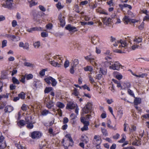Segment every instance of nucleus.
<instances>
[{
	"mask_svg": "<svg viewBox=\"0 0 149 149\" xmlns=\"http://www.w3.org/2000/svg\"><path fill=\"white\" fill-rule=\"evenodd\" d=\"M24 65L25 66L27 67H32L33 64L30 63L25 62L24 63Z\"/></svg>",
	"mask_w": 149,
	"mask_h": 149,
	"instance_id": "nucleus-54",
	"label": "nucleus"
},
{
	"mask_svg": "<svg viewBox=\"0 0 149 149\" xmlns=\"http://www.w3.org/2000/svg\"><path fill=\"white\" fill-rule=\"evenodd\" d=\"M17 71L16 68H14L12 72L11 75L13 76L15 74H16L17 73Z\"/></svg>",
	"mask_w": 149,
	"mask_h": 149,
	"instance_id": "nucleus-63",
	"label": "nucleus"
},
{
	"mask_svg": "<svg viewBox=\"0 0 149 149\" xmlns=\"http://www.w3.org/2000/svg\"><path fill=\"white\" fill-rule=\"evenodd\" d=\"M50 113L49 110L46 109L43 110L41 112V115L44 116H46L48 114Z\"/></svg>",
	"mask_w": 149,
	"mask_h": 149,
	"instance_id": "nucleus-32",
	"label": "nucleus"
},
{
	"mask_svg": "<svg viewBox=\"0 0 149 149\" xmlns=\"http://www.w3.org/2000/svg\"><path fill=\"white\" fill-rule=\"evenodd\" d=\"M12 2L8 1H6V4L5 7H6L10 9L12 7Z\"/></svg>",
	"mask_w": 149,
	"mask_h": 149,
	"instance_id": "nucleus-24",
	"label": "nucleus"
},
{
	"mask_svg": "<svg viewBox=\"0 0 149 149\" xmlns=\"http://www.w3.org/2000/svg\"><path fill=\"white\" fill-rule=\"evenodd\" d=\"M142 41V38L137 36L136 37L134 40V41L136 44L141 42Z\"/></svg>",
	"mask_w": 149,
	"mask_h": 149,
	"instance_id": "nucleus-29",
	"label": "nucleus"
},
{
	"mask_svg": "<svg viewBox=\"0 0 149 149\" xmlns=\"http://www.w3.org/2000/svg\"><path fill=\"white\" fill-rule=\"evenodd\" d=\"M97 12L100 14H103L105 15H107V13L103 9H98L97 10Z\"/></svg>",
	"mask_w": 149,
	"mask_h": 149,
	"instance_id": "nucleus-43",
	"label": "nucleus"
},
{
	"mask_svg": "<svg viewBox=\"0 0 149 149\" xmlns=\"http://www.w3.org/2000/svg\"><path fill=\"white\" fill-rule=\"evenodd\" d=\"M54 106L53 102L52 100L49 101L48 103L46 104V107L49 109H51Z\"/></svg>",
	"mask_w": 149,
	"mask_h": 149,
	"instance_id": "nucleus-27",
	"label": "nucleus"
},
{
	"mask_svg": "<svg viewBox=\"0 0 149 149\" xmlns=\"http://www.w3.org/2000/svg\"><path fill=\"white\" fill-rule=\"evenodd\" d=\"M49 63L52 66L56 67H60L61 65V64L58 63L57 62H55L54 60L49 61Z\"/></svg>",
	"mask_w": 149,
	"mask_h": 149,
	"instance_id": "nucleus-19",
	"label": "nucleus"
},
{
	"mask_svg": "<svg viewBox=\"0 0 149 149\" xmlns=\"http://www.w3.org/2000/svg\"><path fill=\"white\" fill-rule=\"evenodd\" d=\"M15 146L18 149H25L26 148L23 146L22 144H21L20 142H19L18 143H15Z\"/></svg>",
	"mask_w": 149,
	"mask_h": 149,
	"instance_id": "nucleus-31",
	"label": "nucleus"
},
{
	"mask_svg": "<svg viewBox=\"0 0 149 149\" xmlns=\"http://www.w3.org/2000/svg\"><path fill=\"white\" fill-rule=\"evenodd\" d=\"M73 65L72 66H74V67H76V66L79 63V61L78 59H74L73 61Z\"/></svg>",
	"mask_w": 149,
	"mask_h": 149,
	"instance_id": "nucleus-53",
	"label": "nucleus"
},
{
	"mask_svg": "<svg viewBox=\"0 0 149 149\" xmlns=\"http://www.w3.org/2000/svg\"><path fill=\"white\" fill-rule=\"evenodd\" d=\"M124 20L127 24L129 22H130L131 19L129 16H125L124 18Z\"/></svg>",
	"mask_w": 149,
	"mask_h": 149,
	"instance_id": "nucleus-48",
	"label": "nucleus"
},
{
	"mask_svg": "<svg viewBox=\"0 0 149 149\" xmlns=\"http://www.w3.org/2000/svg\"><path fill=\"white\" fill-rule=\"evenodd\" d=\"M135 97L134 102L135 105H137L141 103V99L139 97Z\"/></svg>",
	"mask_w": 149,
	"mask_h": 149,
	"instance_id": "nucleus-20",
	"label": "nucleus"
},
{
	"mask_svg": "<svg viewBox=\"0 0 149 149\" xmlns=\"http://www.w3.org/2000/svg\"><path fill=\"white\" fill-rule=\"evenodd\" d=\"M65 28L66 29L68 30L69 31H73L74 32L78 31L76 27L74 26H71L70 24H68L65 27Z\"/></svg>",
	"mask_w": 149,
	"mask_h": 149,
	"instance_id": "nucleus-14",
	"label": "nucleus"
},
{
	"mask_svg": "<svg viewBox=\"0 0 149 149\" xmlns=\"http://www.w3.org/2000/svg\"><path fill=\"white\" fill-rule=\"evenodd\" d=\"M17 124L20 128L24 127L26 125L25 121L24 120H19L17 123Z\"/></svg>",
	"mask_w": 149,
	"mask_h": 149,
	"instance_id": "nucleus-21",
	"label": "nucleus"
},
{
	"mask_svg": "<svg viewBox=\"0 0 149 149\" xmlns=\"http://www.w3.org/2000/svg\"><path fill=\"white\" fill-rule=\"evenodd\" d=\"M81 122L84 124L87 123H89L88 121H86L85 118L84 117H81L80 118Z\"/></svg>",
	"mask_w": 149,
	"mask_h": 149,
	"instance_id": "nucleus-46",
	"label": "nucleus"
},
{
	"mask_svg": "<svg viewBox=\"0 0 149 149\" xmlns=\"http://www.w3.org/2000/svg\"><path fill=\"white\" fill-rule=\"evenodd\" d=\"M118 116L119 118V119H120L122 118L123 115V112L121 110H120L118 111Z\"/></svg>",
	"mask_w": 149,
	"mask_h": 149,
	"instance_id": "nucleus-50",
	"label": "nucleus"
},
{
	"mask_svg": "<svg viewBox=\"0 0 149 149\" xmlns=\"http://www.w3.org/2000/svg\"><path fill=\"white\" fill-rule=\"evenodd\" d=\"M22 110L23 111H26L27 109L26 105L25 104H22L21 107Z\"/></svg>",
	"mask_w": 149,
	"mask_h": 149,
	"instance_id": "nucleus-62",
	"label": "nucleus"
},
{
	"mask_svg": "<svg viewBox=\"0 0 149 149\" xmlns=\"http://www.w3.org/2000/svg\"><path fill=\"white\" fill-rule=\"evenodd\" d=\"M91 43L94 45L97 44L99 41L98 38L95 36L91 37Z\"/></svg>",
	"mask_w": 149,
	"mask_h": 149,
	"instance_id": "nucleus-16",
	"label": "nucleus"
},
{
	"mask_svg": "<svg viewBox=\"0 0 149 149\" xmlns=\"http://www.w3.org/2000/svg\"><path fill=\"white\" fill-rule=\"evenodd\" d=\"M81 88H83L84 90L86 89H87L88 91H90V88L86 84H85L83 86H81Z\"/></svg>",
	"mask_w": 149,
	"mask_h": 149,
	"instance_id": "nucleus-64",
	"label": "nucleus"
},
{
	"mask_svg": "<svg viewBox=\"0 0 149 149\" xmlns=\"http://www.w3.org/2000/svg\"><path fill=\"white\" fill-rule=\"evenodd\" d=\"M118 72H113V74L115 77L118 80H120L123 77L122 75L120 74H118Z\"/></svg>",
	"mask_w": 149,
	"mask_h": 149,
	"instance_id": "nucleus-22",
	"label": "nucleus"
},
{
	"mask_svg": "<svg viewBox=\"0 0 149 149\" xmlns=\"http://www.w3.org/2000/svg\"><path fill=\"white\" fill-rule=\"evenodd\" d=\"M69 65V61L68 60H66L65 61L64 64V66L65 68H66L68 67Z\"/></svg>",
	"mask_w": 149,
	"mask_h": 149,
	"instance_id": "nucleus-51",
	"label": "nucleus"
},
{
	"mask_svg": "<svg viewBox=\"0 0 149 149\" xmlns=\"http://www.w3.org/2000/svg\"><path fill=\"white\" fill-rule=\"evenodd\" d=\"M66 137L68 138V139L65 140L63 139L62 143L64 146L65 149H68V147H72L74 144L73 141L71 136L69 134H67Z\"/></svg>",
	"mask_w": 149,
	"mask_h": 149,
	"instance_id": "nucleus-1",
	"label": "nucleus"
},
{
	"mask_svg": "<svg viewBox=\"0 0 149 149\" xmlns=\"http://www.w3.org/2000/svg\"><path fill=\"white\" fill-rule=\"evenodd\" d=\"M44 80L49 85H50L51 84L52 86L54 87L55 86L57 83L56 79L51 76L45 78Z\"/></svg>",
	"mask_w": 149,
	"mask_h": 149,
	"instance_id": "nucleus-5",
	"label": "nucleus"
},
{
	"mask_svg": "<svg viewBox=\"0 0 149 149\" xmlns=\"http://www.w3.org/2000/svg\"><path fill=\"white\" fill-rule=\"evenodd\" d=\"M33 46L35 48H38L40 46V42L37 41L33 44Z\"/></svg>",
	"mask_w": 149,
	"mask_h": 149,
	"instance_id": "nucleus-47",
	"label": "nucleus"
},
{
	"mask_svg": "<svg viewBox=\"0 0 149 149\" xmlns=\"http://www.w3.org/2000/svg\"><path fill=\"white\" fill-rule=\"evenodd\" d=\"M1 139L0 140V148L4 149L6 146V144L4 140V138L3 136H2Z\"/></svg>",
	"mask_w": 149,
	"mask_h": 149,
	"instance_id": "nucleus-13",
	"label": "nucleus"
},
{
	"mask_svg": "<svg viewBox=\"0 0 149 149\" xmlns=\"http://www.w3.org/2000/svg\"><path fill=\"white\" fill-rule=\"evenodd\" d=\"M89 123H87L84 124L83 127L81 128V130L82 131H86L88 130V126L89 125Z\"/></svg>",
	"mask_w": 149,
	"mask_h": 149,
	"instance_id": "nucleus-26",
	"label": "nucleus"
},
{
	"mask_svg": "<svg viewBox=\"0 0 149 149\" xmlns=\"http://www.w3.org/2000/svg\"><path fill=\"white\" fill-rule=\"evenodd\" d=\"M56 6L58 9H61L63 8V6H61V3L59 2L56 4Z\"/></svg>",
	"mask_w": 149,
	"mask_h": 149,
	"instance_id": "nucleus-56",
	"label": "nucleus"
},
{
	"mask_svg": "<svg viewBox=\"0 0 149 149\" xmlns=\"http://www.w3.org/2000/svg\"><path fill=\"white\" fill-rule=\"evenodd\" d=\"M12 81L13 83L14 84H19V80L15 77H13L12 78Z\"/></svg>",
	"mask_w": 149,
	"mask_h": 149,
	"instance_id": "nucleus-39",
	"label": "nucleus"
},
{
	"mask_svg": "<svg viewBox=\"0 0 149 149\" xmlns=\"http://www.w3.org/2000/svg\"><path fill=\"white\" fill-rule=\"evenodd\" d=\"M111 20L110 17H105L103 19V23L106 25H109L111 22Z\"/></svg>",
	"mask_w": 149,
	"mask_h": 149,
	"instance_id": "nucleus-15",
	"label": "nucleus"
},
{
	"mask_svg": "<svg viewBox=\"0 0 149 149\" xmlns=\"http://www.w3.org/2000/svg\"><path fill=\"white\" fill-rule=\"evenodd\" d=\"M47 68L42 69V70L39 72L40 75L42 76H44L45 74V71H47Z\"/></svg>",
	"mask_w": 149,
	"mask_h": 149,
	"instance_id": "nucleus-40",
	"label": "nucleus"
},
{
	"mask_svg": "<svg viewBox=\"0 0 149 149\" xmlns=\"http://www.w3.org/2000/svg\"><path fill=\"white\" fill-rule=\"evenodd\" d=\"M56 106L60 109H63L65 106L64 104L60 102H57L56 104Z\"/></svg>",
	"mask_w": 149,
	"mask_h": 149,
	"instance_id": "nucleus-25",
	"label": "nucleus"
},
{
	"mask_svg": "<svg viewBox=\"0 0 149 149\" xmlns=\"http://www.w3.org/2000/svg\"><path fill=\"white\" fill-rule=\"evenodd\" d=\"M94 139L95 143V144L97 146H99L101 143L102 140L100 136L99 135H95L94 136Z\"/></svg>",
	"mask_w": 149,
	"mask_h": 149,
	"instance_id": "nucleus-10",
	"label": "nucleus"
},
{
	"mask_svg": "<svg viewBox=\"0 0 149 149\" xmlns=\"http://www.w3.org/2000/svg\"><path fill=\"white\" fill-rule=\"evenodd\" d=\"M118 61H115L114 63L109 66V68L114 70H119L121 66Z\"/></svg>",
	"mask_w": 149,
	"mask_h": 149,
	"instance_id": "nucleus-6",
	"label": "nucleus"
},
{
	"mask_svg": "<svg viewBox=\"0 0 149 149\" xmlns=\"http://www.w3.org/2000/svg\"><path fill=\"white\" fill-rule=\"evenodd\" d=\"M4 110L6 113L7 112H10L13 110V107L11 106L8 105L5 107Z\"/></svg>",
	"mask_w": 149,
	"mask_h": 149,
	"instance_id": "nucleus-17",
	"label": "nucleus"
},
{
	"mask_svg": "<svg viewBox=\"0 0 149 149\" xmlns=\"http://www.w3.org/2000/svg\"><path fill=\"white\" fill-rule=\"evenodd\" d=\"M26 94L23 92H21L20 93L18 94V96L19 98L22 100L25 99Z\"/></svg>",
	"mask_w": 149,
	"mask_h": 149,
	"instance_id": "nucleus-30",
	"label": "nucleus"
},
{
	"mask_svg": "<svg viewBox=\"0 0 149 149\" xmlns=\"http://www.w3.org/2000/svg\"><path fill=\"white\" fill-rule=\"evenodd\" d=\"M119 6L120 7L128 8L130 10L132 9V7L131 5L126 4H124L123 5H119Z\"/></svg>",
	"mask_w": 149,
	"mask_h": 149,
	"instance_id": "nucleus-38",
	"label": "nucleus"
},
{
	"mask_svg": "<svg viewBox=\"0 0 149 149\" xmlns=\"http://www.w3.org/2000/svg\"><path fill=\"white\" fill-rule=\"evenodd\" d=\"M102 133L103 135L106 136L108 135V133L107 130L104 128L101 129Z\"/></svg>",
	"mask_w": 149,
	"mask_h": 149,
	"instance_id": "nucleus-45",
	"label": "nucleus"
},
{
	"mask_svg": "<svg viewBox=\"0 0 149 149\" xmlns=\"http://www.w3.org/2000/svg\"><path fill=\"white\" fill-rule=\"evenodd\" d=\"M102 77V75L101 74H99L96 75L95 77V78L98 80H100Z\"/></svg>",
	"mask_w": 149,
	"mask_h": 149,
	"instance_id": "nucleus-52",
	"label": "nucleus"
},
{
	"mask_svg": "<svg viewBox=\"0 0 149 149\" xmlns=\"http://www.w3.org/2000/svg\"><path fill=\"white\" fill-rule=\"evenodd\" d=\"M7 41L6 40H3L2 42V48L6 46L7 45Z\"/></svg>",
	"mask_w": 149,
	"mask_h": 149,
	"instance_id": "nucleus-57",
	"label": "nucleus"
},
{
	"mask_svg": "<svg viewBox=\"0 0 149 149\" xmlns=\"http://www.w3.org/2000/svg\"><path fill=\"white\" fill-rule=\"evenodd\" d=\"M96 58L95 56L91 54L84 57V58L88 61L90 62L91 64L94 66L97 65V63L96 62Z\"/></svg>",
	"mask_w": 149,
	"mask_h": 149,
	"instance_id": "nucleus-3",
	"label": "nucleus"
},
{
	"mask_svg": "<svg viewBox=\"0 0 149 149\" xmlns=\"http://www.w3.org/2000/svg\"><path fill=\"white\" fill-rule=\"evenodd\" d=\"M110 123L111 121L109 120L107 123V126L110 129L113 130H116V126H115L114 127H113L112 125H110Z\"/></svg>",
	"mask_w": 149,
	"mask_h": 149,
	"instance_id": "nucleus-37",
	"label": "nucleus"
},
{
	"mask_svg": "<svg viewBox=\"0 0 149 149\" xmlns=\"http://www.w3.org/2000/svg\"><path fill=\"white\" fill-rule=\"evenodd\" d=\"M127 91L129 94L133 97H135L134 94L133 92L130 89H128Z\"/></svg>",
	"mask_w": 149,
	"mask_h": 149,
	"instance_id": "nucleus-59",
	"label": "nucleus"
},
{
	"mask_svg": "<svg viewBox=\"0 0 149 149\" xmlns=\"http://www.w3.org/2000/svg\"><path fill=\"white\" fill-rule=\"evenodd\" d=\"M58 19L60 22V25L63 27L65 25V17L63 16L62 14L61 13L58 16Z\"/></svg>",
	"mask_w": 149,
	"mask_h": 149,
	"instance_id": "nucleus-8",
	"label": "nucleus"
},
{
	"mask_svg": "<svg viewBox=\"0 0 149 149\" xmlns=\"http://www.w3.org/2000/svg\"><path fill=\"white\" fill-rule=\"evenodd\" d=\"M26 77L25 75H22V77L21 78V79L20 80V81L21 82H22L23 84H24L25 83V79Z\"/></svg>",
	"mask_w": 149,
	"mask_h": 149,
	"instance_id": "nucleus-55",
	"label": "nucleus"
},
{
	"mask_svg": "<svg viewBox=\"0 0 149 149\" xmlns=\"http://www.w3.org/2000/svg\"><path fill=\"white\" fill-rule=\"evenodd\" d=\"M54 90L53 88L51 87H46L44 91V93H48L49 92Z\"/></svg>",
	"mask_w": 149,
	"mask_h": 149,
	"instance_id": "nucleus-28",
	"label": "nucleus"
},
{
	"mask_svg": "<svg viewBox=\"0 0 149 149\" xmlns=\"http://www.w3.org/2000/svg\"><path fill=\"white\" fill-rule=\"evenodd\" d=\"M42 135V133L39 131H36L30 132L29 136L33 139H38Z\"/></svg>",
	"mask_w": 149,
	"mask_h": 149,
	"instance_id": "nucleus-2",
	"label": "nucleus"
},
{
	"mask_svg": "<svg viewBox=\"0 0 149 149\" xmlns=\"http://www.w3.org/2000/svg\"><path fill=\"white\" fill-rule=\"evenodd\" d=\"M92 104L88 102L82 109L83 113L86 114L91 113L92 111Z\"/></svg>",
	"mask_w": 149,
	"mask_h": 149,
	"instance_id": "nucleus-4",
	"label": "nucleus"
},
{
	"mask_svg": "<svg viewBox=\"0 0 149 149\" xmlns=\"http://www.w3.org/2000/svg\"><path fill=\"white\" fill-rule=\"evenodd\" d=\"M40 149H46L47 148L46 143L45 141H42L39 145Z\"/></svg>",
	"mask_w": 149,
	"mask_h": 149,
	"instance_id": "nucleus-18",
	"label": "nucleus"
},
{
	"mask_svg": "<svg viewBox=\"0 0 149 149\" xmlns=\"http://www.w3.org/2000/svg\"><path fill=\"white\" fill-rule=\"evenodd\" d=\"M146 112L148 113V114H146L143 115L142 116V118L145 119H149V110H147Z\"/></svg>",
	"mask_w": 149,
	"mask_h": 149,
	"instance_id": "nucleus-44",
	"label": "nucleus"
},
{
	"mask_svg": "<svg viewBox=\"0 0 149 149\" xmlns=\"http://www.w3.org/2000/svg\"><path fill=\"white\" fill-rule=\"evenodd\" d=\"M33 124L34 123L32 122V123H30L26 124V127L27 128V129H33L34 127Z\"/></svg>",
	"mask_w": 149,
	"mask_h": 149,
	"instance_id": "nucleus-34",
	"label": "nucleus"
},
{
	"mask_svg": "<svg viewBox=\"0 0 149 149\" xmlns=\"http://www.w3.org/2000/svg\"><path fill=\"white\" fill-rule=\"evenodd\" d=\"M107 69L103 68H100L99 72V73H102V75H105L107 74Z\"/></svg>",
	"mask_w": 149,
	"mask_h": 149,
	"instance_id": "nucleus-33",
	"label": "nucleus"
},
{
	"mask_svg": "<svg viewBox=\"0 0 149 149\" xmlns=\"http://www.w3.org/2000/svg\"><path fill=\"white\" fill-rule=\"evenodd\" d=\"M120 43V45H119V47L121 46L123 47H127L128 45V44L125 41H124L122 40H120V41H117V42L115 41V43L113 45L114 46L116 47L118 46V44Z\"/></svg>",
	"mask_w": 149,
	"mask_h": 149,
	"instance_id": "nucleus-7",
	"label": "nucleus"
},
{
	"mask_svg": "<svg viewBox=\"0 0 149 149\" xmlns=\"http://www.w3.org/2000/svg\"><path fill=\"white\" fill-rule=\"evenodd\" d=\"M79 93L77 89L75 88L73 90L72 94L74 95L75 96L77 97L79 95Z\"/></svg>",
	"mask_w": 149,
	"mask_h": 149,
	"instance_id": "nucleus-41",
	"label": "nucleus"
},
{
	"mask_svg": "<svg viewBox=\"0 0 149 149\" xmlns=\"http://www.w3.org/2000/svg\"><path fill=\"white\" fill-rule=\"evenodd\" d=\"M131 47L132 50H134L136 49L141 48H142V47L140 46H139V45H135L132 46Z\"/></svg>",
	"mask_w": 149,
	"mask_h": 149,
	"instance_id": "nucleus-49",
	"label": "nucleus"
},
{
	"mask_svg": "<svg viewBox=\"0 0 149 149\" xmlns=\"http://www.w3.org/2000/svg\"><path fill=\"white\" fill-rule=\"evenodd\" d=\"M42 28L40 27L36 26L28 29L27 31L29 32H32L35 31H42Z\"/></svg>",
	"mask_w": 149,
	"mask_h": 149,
	"instance_id": "nucleus-12",
	"label": "nucleus"
},
{
	"mask_svg": "<svg viewBox=\"0 0 149 149\" xmlns=\"http://www.w3.org/2000/svg\"><path fill=\"white\" fill-rule=\"evenodd\" d=\"M76 105L73 102L70 101L67 103L66 107V109L68 110L73 109L76 107Z\"/></svg>",
	"mask_w": 149,
	"mask_h": 149,
	"instance_id": "nucleus-9",
	"label": "nucleus"
},
{
	"mask_svg": "<svg viewBox=\"0 0 149 149\" xmlns=\"http://www.w3.org/2000/svg\"><path fill=\"white\" fill-rule=\"evenodd\" d=\"M25 76L27 80L32 79L33 77V75L31 74H25Z\"/></svg>",
	"mask_w": 149,
	"mask_h": 149,
	"instance_id": "nucleus-42",
	"label": "nucleus"
},
{
	"mask_svg": "<svg viewBox=\"0 0 149 149\" xmlns=\"http://www.w3.org/2000/svg\"><path fill=\"white\" fill-rule=\"evenodd\" d=\"M41 35L42 37H45L48 36V33L45 32H42L41 33Z\"/></svg>",
	"mask_w": 149,
	"mask_h": 149,
	"instance_id": "nucleus-60",
	"label": "nucleus"
},
{
	"mask_svg": "<svg viewBox=\"0 0 149 149\" xmlns=\"http://www.w3.org/2000/svg\"><path fill=\"white\" fill-rule=\"evenodd\" d=\"M84 70L85 71H89L91 72L93 70V68L91 66H88L84 68Z\"/></svg>",
	"mask_w": 149,
	"mask_h": 149,
	"instance_id": "nucleus-36",
	"label": "nucleus"
},
{
	"mask_svg": "<svg viewBox=\"0 0 149 149\" xmlns=\"http://www.w3.org/2000/svg\"><path fill=\"white\" fill-rule=\"evenodd\" d=\"M19 47L23 48L24 49L28 50L29 48V45L27 42H26L24 44L23 42H20L19 43Z\"/></svg>",
	"mask_w": 149,
	"mask_h": 149,
	"instance_id": "nucleus-11",
	"label": "nucleus"
},
{
	"mask_svg": "<svg viewBox=\"0 0 149 149\" xmlns=\"http://www.w3.org/2000/svg\"><path fill=\"white\" fill-rule=\"evenodd\" d=\"M25 122L26 124L33 122L31 116L26 117L25 118Z\"/></svg>",
	"mask_w": 149,
	"mask_h": 149,
	"instance_id": "nucleus-23",
	"label": "nucleus"
},
{
	"mask_svg": "<svg viewBox=\"0 0 149 149\" xmlns=\"http://www.w3.org/2000/svg\"><path fill=\"white\" fill-rule=\"evenodd\" d=\"M38 7L40 9L42 12H45L46 11L45 8L42 5H39Z\"/></svg>",
	"mask_w": 149,
	"mask_h": 149,
	"instance_id": "nucleus-61",
	"label": "nucleus"
},
{
	"mask_svg": "<svg viewBox=\"0 0 149 149\" xmlns=\"http://www.w3.org/2000/svg\"><path fill=\"white\" fill-rule=\"evenodd\" d=\"M89 80L90 81V83L93 84L94 83H95V82L94 81V80L93 79L92 77L91 76V75H89L88 76Z\"/></svg>",
	"mask_w": 149,
	"mask_h": 149,
	"instance_id": "nucleus-58",
	"label": "nucleus"
},
{
	"mask_svg": "<svg viewBox=\"0 0 149 149\" xmlns=\"http://www.w3.org/2000/svg\"><path fill=\"white\" fill-rule=\"evenodd\" d=\"M121 136H122V138L118 142L120 143H122L125 141L126 139V136L124 134H123L121 135Z\"/></svg>",
	"mask_w": 149,
	"mask_h": 149,
	"instance_id": "nucleus-35",
	"label": "nucleus"
}]
</instances>
